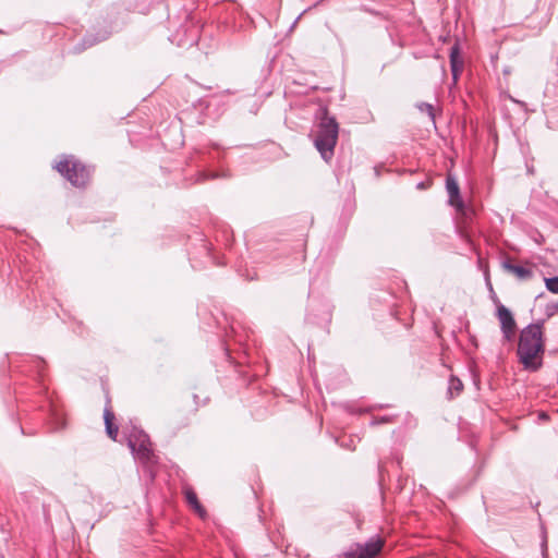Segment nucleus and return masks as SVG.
Segmentation results:
<instances>
[{
    "label": "nucleus",
    "instance_id": "obj_15",
    "mask_svg": "<svg viewBox=\"0 0 558 558\" xmlns=\"http://www.w3.org/2000/svg\"><path fill=\"white\" fill-rule=\"evenodd\" d=\"M65 426V423L63 422V420L60 418V424L59 426L54 427V429H61Z\"/></svg>",
    "mask_w": 558,
    "mask_h": 558
},
{
    "label": "nucleus",
    "instance_id": "obj_4",
    "mask_svg": "<svg viewBox=\"0 0 558 558\" xmlns=\"http://www.w3.org/2000/svg\"><path fill=\"white\" fill-rule=\"evenodd\" d=\"M129 447L131 448L134 457L144 464L155 462L150 440L143 432H140L137 435H133L129 438Z\"/></svg>",
    "mask_w": 558,
    "mask_h": 558
},
{
    "label": "nucleus",
    "instance_id": "obj_14",
    "mask_svg": "<svg viewBox=\"0 0 558 558\" xmlns=\"http://www.w3.org/2000/svg\"><path fill=\"white\" fill-rule=\"evenodd\" d=\"M545 286L548 291L558 293V276L545 279Z\"/></svg>",
    "mask_w": 558,
    "mask_h": 558
},
{
    "label": "nucleus",
    "instance_id": "obj_13",
    "mask_svg": "<svg viewBox=\"0 0 558 558\" xmlns=\"http://www.w3.org/2000/svg\"><path fill=\"white\" fill-rule=\"evenodd\" d=\"M416 107L421 112L426 113L433 122L435 121V110L433 105L427 102H421Z\"/></svg>",
    "mask_w": 558,
    "mask_h": 558
},
{
    "label": "nucleus",
    "instance_id": "obj_5",
    "mask_svg": "<svg viewBox=\"0 0 558 558\" xmlns=\"http://www.w3.org/2000/svg\"><path fill=\"white\" fill-rule=\"evenodd\" d=\"M384 542L379 537H372L364 545L356 544L354 549L344 553L343 558H374L383 548Z\"/></svg>",
    "mask_w": 558,
    "mask_h": 558
},
{
    "label": "nucleus",
    "instance_id": "obj_9",
    "mask_svg": "<svg viewBox=\"0 0 558 558\" xmlns=\"http://www.w3.org/2000/svg\"><path fill=\"white\" fill-rule=\"evenodd\" d=\"M449 58H450V66H451L452 76H453L454 80H457L459 74L463 70V60H462V58L460 56V48H459V44L458 43H456L450 48Z\"/></svg>",
    "mask_w": 558,
    "mask_h": 558
},
{
    "label": "nucleus",
    "instance_id": "obj_11",
    "mask_svg": "<svg viewBox=\"0 0 558 558\" xmlns=\"http://www.w3.org/2000/svg\"><path fill=\"white\" fill-rule=\"evenodd\" d=\"M462 390H463L462 381L453 375L450 376V378L448 380V389H447L449 399H452L456 396H459L462 392Z\"/></svg>",
    "mask_w": 558,
    "mask_h": 558
},
{
    "label": "nucleus",
    "instance_id": "obj_1",
    "mask_svg": "<svg viewBox=\"0 0 558 558\" xmlns=\"http://www.w3.org/2000/svg\"><path fill=\"white\" fill-rule=\"evenodd\" d=\"M517 353L524 369L536 372L542 367L544 355L543 322L530 324L521 330Z\"/></svg>",
    "mask_w": 558,
    "mask_h": 558
},
{
    "label": "nucleus",
    "instance_id": "obj_3",
    "mask_svg": "<svg viewBox=\"0 0 558 558\" xmlns=\"http://www.w3.org/2000/svg\"><path fill=\"white\" fill-rule=\"evenodd\" d=\"M56 169L72 185L83 187L90 178V171L73 156H64L57 165Z\"/></svg>",
    "mask_w": 558,
    "mask_h": 558
},
{
    "label": "nucleus",
    "instance_id": "obj_10",
    "mask_svg": "<svg viewBox=\"0 0 558 558\" xmlns=\"http://www.w3.org/2000/svg\"><path fill=\"white\" fill-rule=\"evenodd\" d=\"M104 420H105V426H106V432H107L108 436L112 440H116L117 436H118L119 428L117 425L113 424L114 414L110 408L105 409Z\"/></svg>",
    "mask_w": 558,
    "mask_h": 558
},
{
    "label": "nucleus",
    "instance_id": "obj_2",
    "mask_svg": "<svg viewBox=\"0 0 558 558\" xmlns=\"http://www.w3.org/2000/svg\"><path fill=\"white\" fill-rule=\"evenodd\" d=\"M339 125L333 117L327 113L318 124V131L314 141L315 147L324 160L329 161L333 156V149L338 142Z\"/></svg>",
    "mask_w": 558,
    "mask_h": 558
},
{
    "label": "nucleus",
    "instance_id": "obj_7",
    "mask_svg": "<svg viewBox=\"0 0 558 558\" xmlns=\"http://www.w3.org/2000/svg\"><path fill=\"white\" fill-rule=\"evenodd\" d=\"M502 267L514 275L519 280H529L533 276V270L531 267L514 265L509 259L502 263Z\"/></svg>",
    "mask_w": 558,
    "mask_h": 558
},
{
    "label": "nucleus",
    "instance_id": "obj_8",
    "mask_svg": "<svg viewBox=\"0 0 558 558\" xmlns=\"http://www.w3.org/2000/svg\"><path fill=\"white\" fill-rule=\"evenodd\" d=\"M446 189H447V192L449 195L450 205L456 206L457 208L461 209L463 204H462V201L460 197V189H459L457 181L453 178H451V177L447 178Z\"/></svg>",
    "mask_w": 558,
    "mask_h": 558
},
{
    "label": "nucleus",
    "instance_id": "obj_6",
    "mask_svg": "<svg viewBox=\"0 0 558 558\" xmlns=\"http://www.w3.org/2000/svg\"><path fill=\"white\" fill-rule=\"evenodd\" d=\"M497 317L500 323L504 337L507 340H510L514 335L515 322L512 313L499 302H497Z\"/></svg>",
    "mask_w": 558,
    "mask_h": 558
},
{
    "label": "nucleus",
    "instance_id": "obj_16",
    "mask_svg": "<svg viewBox=\"0 0 558 558\" xmlns=\"http://www.w3.org/2000/svg\"><path fill=\"white\" fill-rule=\"evenodd\" d=\"M387 421H388L387 417H381L380 421H373V424L384 423V422H387Z\"/></svg>",
    "mask_w": 558,
    "mask_h": 558
},
{
    "label": "nucleus",
    "instance_id": "obj_17",
    "mask_svg": "<svg viewBox=\"0 0 558 558\" xmlns=\"http://www.w3.org/2000/svg\"><path fill=\"white\" fill-rule=\"evenodd\" d=\"M556 308L558 310V304L556 305Z\"/></svg>",
    "mask_w": 558,
    "mask_h": 558
},
{
    "label": "nucleus",
    "instance_id": "obj_12",
    "mask_svg": "<svg viewBox=\"0 0 558 558\" xmlns=\"http://www.w3.org/2000/svg\"><path fill=\"white\" fill-rule=\"evenodd\" d=\"M185 498L187 504L193 507V509L201 515L204 517L206 511L202 507V505L198 502L197 495L193 489H186L185 490Z\"/></svg>",
    "mask_w": 558,
    "mask_h": 558
}]
</instances>
